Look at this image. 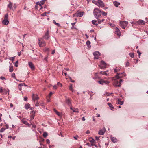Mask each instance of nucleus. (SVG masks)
<instances>
[{"label":"nucleus","instance_id":"obj_20","mask_svg":"<svg viewBox=\"0 0 148 148\" xmlns=\"http://www.w3.org/2000/svg\"><path fill=\"white\" fill-rule=\"evenodd\" d=\"M138 24H144V21L142 20H139L136 22Z\"/></svg>","mask_w":148,"mask_h":148},{"label":"nucleus","instance_id":"obj_52","mask_svg":"<svg viewBox=\"0 0 148 148\" xmlns=\"http://www.w3.org/2000/svg\"><path fill=\"white\" fill-rule=\"evenodd\" d=\"M110 108L111 110H113V109H114V108L113 107L112 105L111 106H110Z\"/></svg>","mask_w":148,"mask_h":148},{"label":"nucleus","instance_id":"obj_33","mask_svg":"<svg viewBox=\"0 0 148 148\" xmlns=\"http://www.w3.org/2000/svg\"><path fill=\"white\" fill-rule=\"evenodd\" d=\"M69 89L72 92H73V88L72 85L71 84H70V86L69 87Z\"/></svg>","mask_w":148,"mask_h":148},{"label":"nucleus","instance_id":"obj_16","mask_svg":"<svg viewBox=\"0 0 148 148\" xmlns=\"http://www.w3.org/2000/svg\"><path fill=\"white\" fill-rule=\"evenodd\" d=\"M83 12H79L77 14H74V15L77 17H82L83 16Z\"/></svg>","mask_w":148,"mask_h":148},{"label":"nucleus","instance_id":"obj_31","mask_svg":"<svg viewBox=\"0 0 148 148\" xmlns=\"http://www.w3.org/2000/svg\"><path fill=\"white\" fill-rule=\"evenodd\" d=\"M89 141L92 143H94L95 141V140L92 138H89Z\"/></svg>","mask_w":148,"mask_h":148},{"label":"nucleus","instance_id":"obj_45","mask_svg":"<svg viewBox=\"0 0 148 148\" xmlns=\"http://www.w3.org/2000/svg\"><path fill=\"white\" fill-rule=\"evenodd\" d=\"M3 89L2 87L0 88V92L1 93H2V94L3 93Z\"/></svg>","mask_w":148,"mask_h":148},{"label":"nucleus","instance_id":"obj_58","mask_svg":"<svg viewBox=\"0 0 148 148\" xmlns=\"http://www.w3.org/2000/svg\"><path fill=\"white\" fill-rule=\"evenodd\" d=\"M35 106H36L38 107L39 106V103H38L37 102L35 105Z\"/></svg>","mask_w":148,"mask_h":148},{"label":"nucleus","instance_id":"obj_18","mask_svg":"<svg viewBox=\"0 0 148 148\" xmlns=\"http://www.w3.org/2000/svg\"><path fill=\"white\" fill-rule=\"evenodd\" d=\"M110 138L113 143H115L116 142L117 139L115 138L112 137V136H110Z\"/></svg>","mask_w":148,"mask_h":148},{"label":"nucleus","instance_id":"obj_59","mask_svg":"<svg viewBox=\"0 0 148 148\" xmlns=\"http://www.w3.org/2000/svg\"><path fill=\"white\" fill-rule=\"evenodd\" d=\"M46 142L47 143L49 144L50 142L49 140V139H47L46 140Z\"/></svg>","mask_w":148,"mask_h":148},{"label":"nucleus","instance_id":"obj_56","mask_svg":"<svg viewBox=\"0 0 148 148\" xmlns=\"http://www.w3.org/2000/svg\"><path fill=\"white\" fill-rule=\"evenodd\" d=\"M52 94H53V93L52 92H50L49 94V97H50L51 96V95H52Z\"/></svg>","mask_w":148,"mask_h":148},{"label":"nucleus","instance_id":"obj_47","mask_svg":"<svg viewBox=\"0 0 148 148\" xmlns=\"http://www.w3.org/2000/svg\"><path fill=\"white\" fill-rule=\"evenodd\" d=\"M78 136L77 135L76 136H74L73 138L75 140H77L78 139Z\"/></svg>","mask_w":148,"mask_h":148},{"label":"nucleus","instance_id":"obj_22","mask_svg":"<svg viewBox=\"0 0 148 148\" xmlns=\"http://www.w3.org/2000/svg\"><path fill=\"white\" fill-rule=\"evenodd\" d=\"M12 3L10 1L9 4L8 5L7 7L10 9H12Z\"/></svg>","mask_w":148,"mask_h":148},{"label":"nucleus","instance_id":"obj_55","mask_svg":"<svg viewBox=\"0 0 148 148\" xmlns=\"http://www.w3.org/2000/svg\"><path fill=\"white\" fill-rule=\"evenodd\" d=\"M99 137H98L97 136H96L95 139L97 140H98L99 139Z\"/></svg>","mask_w":148,"mask_h":148},{"label":"nucleus","instance_id":"obj_48","mask_svg":"<svg viewBox=\"0 0 148 148\" xmlns=\"http://www.w3.org/2000/svg\"><path fill=\"white\" fill-rule=\"evenodd\" d=\"M98 19V24H101V23L102 21H101V20H99Z\"/></svg>","mask_w":148,"mask_h":148},{"label":"nucleus","instance_id":"obj_26","mask_svg":"<svg viewBox=\"0 0 148 148\" xmlns=\"http://www.w3.org/2000/svg\"><path fill=\"white\" fill-rule=\"evenodd\" d=\"M13 71V67L10 64L9 71L10 72H12Z\"/></svg>","mask_w":148,"mask_h":148},{"label":"nucleus","instance_id":"obj_12","mask_svg":"<svg viewBox=\"0 0 148 148\" xmlns=\"http://www.w3.org/2000/svg\"><path fill=\"white\" fill-rule=\"evenodd\" d=\"M106 131V130L105 128L103 127L102 129L99 130L98 134L100 135H103L104 134Z\"/></svg>","mask_w":148,"mask_h":148},{"label":"nucleus","instance_id":"obj_40","mask_svg":"<svg viewBox=\"0 0 148 148\" xmlns=\"http://www.w3.org/2000/svg\"><path fill=\"white\" fill-rule=\"evenodd\" d=\"M15 57H10L9 59L12 61H14V60Z\"/></svg>","mask_w":148,"mask_h":148},{"label":"nucleus","instance_id":"obj_6","mask_svg":"<svg viewBox=\"0 0 148 148\" xmlns=\"http://www.w3.org/2000/svg\"><path fill=\"white\" fill-rule=\"evenodd\" d=\"M97 82L99 84L103 85L104 84H108L110 83V82L108 81H105L103 79H101L100 81H97Z\"/></svg>","mask_w":148,"mask_h":148},{"label":"nucleus","instance_id":"obj_24","mask_svg":"<svg viewBox=\"0 0 148 148\" xmlns=\"http://www.w3.org/2000/svg\"><path fill=\"white\" fill-rule=\"evenodd\" d=\"M121 99H118V103L121 105L123 104V101H121Z\"/></svg>","mask_w":148,"mask_h":148},{"label":"nucleus","instance_id":"obj_34","mask_svg":"<svg viewBox=\"0 0 148 148\" xmlns=\"http://www.w3.org/2000/svg\"><path fill=\"white\" fill-rule=\"evenodd\" d=\"M47 12H45L44 13L42 14L41 16H47Z\"/></svg>","mask_w":148,"mask_h":148},{"label":"nucleus","instance_id":"obj_64","mask_svg":"<svg viewBox=\"0 0 148 148\" xmlns=\"http://www.w3.org/2000/svg\"><path fill=\"white\" fill-rule=\"evenodd\" d=\"M15 75V74L14 73H13L12 74V77H14Z\"/></svg>","mask_w":148,"mask_h":148},{"label":"nucleus","instance_id":"obj_14","mask_svg":"<svg viewBox=\"0 0 148 148\" xmlns=\"http://www.w3.org/2000/svg\"><path fill=\"white\" fill-rule=\"evenodd\" d=\"M32 99L33 101H34L39 99V97L37 94H33Z\"/></svg>","mask_w":148,"mask_h":148},{"label":"nucleus","instance_id":"obj_43","mask_svg":"<svg viewBox=\"0 0 148 148\" xmlns=\"http://www.w3.org/2000/svg\"><path fill=\"white\" fill-rule=\"evenodd\" d=\"M5 130V128H2L0 130V132H3Z\"/></svg>","mask_w":148,"mask_h":148},{"label":"nucleus","instance_id":"obj_53","mask_svg":"<svg viewBox=\"0 0 148 148\" xmlns=\"http://www.w3.org/2000/svg\"><path fill=\"white\" fill-rule=\"evenodd\" d=\"M53 88L54 89H56L57 88V86L56 85H55L53 86Z\"/></svg>","mask_w":148,"mask_h":148},{"label":"nucleus","instance_id":"obj_27","mask_svg":"<svg viewBox=\"0 0 148 148\" xmlns=\"http://www.w3.org/2000/svg\"><path fill=\"white\" fill-rule=\"evenodd\" d=\"M97 21V20H93L92 21V22L93 25L97 26L98 25V24L96 23Z\"/></svg>","mask_w":148,"mask_h":148},{"label":"nucleus","instance_id":"obj_21","mask_svg":"<svg viewBox=\"0 0 148 148\" xmlns=\"http://www.w3.org/2000/svg\"><path fill=\"white\" fill-rule=\"evenodd\" d=\"M8 90H7V89H3V91L2 94V95H5L7 94V92H8V94H9V90L8 89Z\"/></svg>","mask_w":148,"mask_h":148},{"label":"nucleus","instance_id":"obj_15","mask_svg":"<svg viewBox=\"0 0 148 148\" xmlns=\"http://www.w3.org/2000/svg\"><path fill=\"white\" fill-rule=\"evenodd\" d=\"M100 73L103 75L108 76L109 75V73L108 70H107L106 71H101L100 72Z\"/></svg>","mask_w":148,"mask_h":148},{"label":"nucleus","instance_id":"obj_3","mask_svg":"<svg viewBox=\"0 0 148 148\" xmlns=\"http://www.w3.org/2000/svg\"><path fill=\"white\" fill-rule=\"evenodd\" d=\"M123 74L124 76H125L126 75V74L124 73H117V75L114 77L112 78V79L115 80L116 79H119L122 77V76L121 75Z\"/></svg>","mask_w":148,"mask_h":148},{"label":"nucleus","instance_id":"obj_13","mask_svg":"<svg viewBox=\"0 0 148 148\" xmlns=\"http://www.w3.org/2000/svg\"><path fill=\"white\" fill-rule=\"evenodd\" d=\"M49 32L47 30V32L45 33V34L43 36V38L46 40L48 39L50 37L49 35Z\"/></svg>","mask_w":148,"mask_h":148},{"label":"nucleus","instance_id":"obj_17","mask_svg":"<svg viewBox=\"0 0 148 148\" xmlns=\"http://www.w3.org/2000/svg\"><path fill=\"white\" fill-rule=\"evenodd\" d=\"M28 64L29 66L32 70H34V66L32 62H28Z\"/></svg>","mask_w":148,"mask_h":148},{"label":"nucleus","instance_id":"obj_36","mask_svg":"<svg viewBox=\"0 0 148 148\" xmlns=\"http://www.w3.org/2000/svg\"><path fill=\"white\" fill-rule=\"evenodd\" d=\"M47 133L46 132H44V133H43V136L44 137H46V136H47Z\"/></svg>","mask_w":148,"mask_h":148},{"label":"nucleus","instance_id":"obj_2","mask_svg":"<svg viewBox=\"0 0 148 148\" xmlns=\"http://www.w3.org/2000/svg\"><path fill=\"white\" fill-rule=\"evenodd\" d=\"M116 79L115 80H114V84L115 86L116 87H120L121 86V83L123 82V80L122 79Z\"/></svg>","mask_w":148,"mask_h":148},{"label":"nucleus","instance_id":"obj_23","mask_svg":"<svg viewBox=\"0 0 148 148\" xmlns=\"http://www.w3.org/2000/svg\"><path fill=\"white\" fill-rule=\"evenodd\" d=\"M54 111L56 113V114L59 116H62L61 114L58 112L56 109H53Z\"/></svg>","mask_w":148,"mask_h":148},{"label":"nucleus","instance_id":"obj_39","mask_svg":"<svg viewBox=\"0 0 148 148\" xmlns=\"http://www.w3.org/2000/svg\"><path fill=\"white\" fill-rule=\"evenodd\" d=\"M101 13L104 16H106L107 15V13L104 11H101Z\"/></svg>","mask_w":148,"mask_h":148},{"label":"nucleus","instance_id":"obj_57","mask_svg":"<svg viewBox=\"0 0 148 148\" xmlns=\"http://www.w3.org/2000/svg\"><path fill=\"white\" fill-rule=\"evenodd\" d=\"M44 60L45 61H47V57H45L44 58Z\"/></svg>","mask_w":148,"mask_h":148},{"label":"nucleus","instance_id":"obj_7","mask_svg":"<svg viewBox=\"0 0 148 148\" xmlns=\"http://www.w3.org/2000/svg\"><path fill=\"white\" fill-rule=\"evenodd\" d=\"M128 23V22L127 21H123L120 22V26L123 29H125V28Z\"/></svg>","mask_w":148,"mask_h":148},{"label":"nucleus","instance_id":"obj_29","mask_svg":"<svg viewBox=\"0 0 148 148\" xmlns=\"http://www.w3.org/2000/svg\"><path fill=\"white\" fill-rule=\"evenodd\" d=\"M30 104H26L25 106V109L27 110L30 108Z\"/></svg>","mask_w":148,"mask_h":148},{"label":"nucleus","instance_id":"obj_63","mask_svg":"<svg viewBox=\"0 0 148 148\" xmlns=\"http://www.w3.org/2000/svg\"><path fill=\"white\" fill-rule=\"evenodd\" d=\"M82 120L83 121H84L85 120V119L84 117H83L82 118Z\"/></svg>","mask_w":148,"mask_h":148},{"label":"nucleus","instance_id":"obj_4","mask_svg":"<svg viewBox=\"0 0 148 148\" xmlns=\"http://www.w3.org/2000/svg\"><path fill=\"white\" fill-rule=\"evenodd\" d=\"M2 23L4 25H7L9 23L8 20V15L7 14L5 15L4 19L2 21Z\"/></svg>","mask_w":148,"mask_h":148},{"label":"nucleus","instance_id":"obj_11","mask_svg":"<svg viewBox=\"0 0 148 148\" xmlns=\"http://www.w3.org/2000/svg\"><path fill=\"white\" fill-rule=\"evenodd\" d=\"M93 55L94 56V59H98L100 55V54L99 52L96 51L93 53Z\"/></svg>","mask_w":148,"mask_h":148},{"label":"nucleus","instance_id":"obj_51","mask_svg":"<svg viewBox=\"0 0 148 148\" xmlns=\"http://www.w3.org/2000/svg\"><path fill=\"white\" fill-rule=\"evenodd\" d=\"M69 78L70 80V81L72 82H75V81L74 80H72V78L71 77H69Z\"/></svg>","mask_w":148,"mask_h":148},{"label":"nucleus","instance_id":"obj_35","mask_svg":"<svg viewBox=\"0 0 148 148\" xmlns=\"http://www.w3.org/2000/svg\"><path fill=\"white\" fill-rule=\"evenodd\" d=\"M119 69H117V68H116L114 69V72L115 73H117L119 71Z\"/></svg>","mask_w":148,"mask_h":148},{"label":"nucleus","instance_id":"obj_32","mask_svg":"<svg viewBox=\"0 0 148 148\" xmlns=\"http://www.w3.org/2000/svg\"><path fill=\"white\" fill-rule=\"evenodd\" d=\"M44 51L45 52H49V48L45 47L44 49Z\"/></svg>","mask_w":148,"mask_h":148},{"label":"nucleus","instance_id":"obj_42","mask_svg":"<svg viewBox=\"0 0 148 148\" xmlns=\"http://www.w3.org/2000/svg\"><path fill=\"white\" fill-rule=\"evenodd\" d=\"M92 2L94 4L97 5V1H96L93 0Z\"/></svg>","mask_w":148,"mask_h":148},{"label":"nucleus","instance_id":"obj_19","mask_svg":"<svg viewBox=\"0 0 148 148\" xmlns=\"http://www.w3.org/2000/svg\"><path fill=\"white\" fill-rule=\"evenodd\" d=\"M66 104L69 106H71V103L70 100L68 98H66Z\"/></svg>","mask_w":148,"mask_h":148},{"label":"nucleus","instance_id":"obj_50","mask_svg":"<svg viewBox=\"0 0 148 148\" xmlns=\"http://www.w3.org/2000/svg\"><path fill=\"white\" fill-rule=\"evenodd\" d=\"M0 78L1 79V80H6V79L5 78L3 77H0Z\"/></svg>","mask_w":148,"mask_h":148},{"label":"nucleus","instance_id":"obj_30","mask_svg":"<svg viewBox=\"0 0 148 148\" xmlns=\"http://www.w3.org/2000/svg\"><path fill=\"white\" fill-rule=\"evenodd\" d=\"M73 112H77V113H79V109L77 108H74V109L73 110Z\"/></svg>","mask_w":148,"mask_h":148},{"label":"nucleus","instance_id":"obj_41","mask_svg":"<svg viewBox=\"0 0 148 148\" xmlns=\"http://www.w3.org/2000/svg\"><path fill=\"white\" fill-rule=\"evenodd\" d=\"M53 23L55 24L56 25H58V26H60V25L58 23H56V21L55 20H53Z\"/></svg>","mask_w":148,"mask_h":148},{"label":"nucleus","instance_id":"obj_1","mask_svg":"<svg viewBox=\"0 0 148 148\" xmlns=\"http://www.w3.org/2000/svg\"><path fill=\"white\" fill-rule=\"evenodd\" d=\"M101 12V11L98 8H95L93 11L94 15L95 17L97 19L100 18Z\"/></svg>","mask_w":148,"mask_h":148},{"label":"nucleus","instance_id":"obj_8","mask_svg":"<svg viewBox=\"0 0 148 148\" xmlns=\"http://www.w3.org/2000/svg\"><path fill=\"white\" fill-rule=\"evenodd\" d=\"M97 5L99 7L103 8L104 6V4L102 1L101 0H97Z\"/></svg>","mask_w":148,"mask_h":148},{"label":"nucleus","instance_id":"obj_44","mask_svg":"<svg viewBox=\"0 0 148 148\" xmlns=\"http://www.w3.org/2000/svg\"><path fill=\"white\" fill-rule=\"evenodd\" d=\"M126 66H130V63L129 62L127 61L126 64Z\"/></svg>","mask_w":148,"mask_h":148},{"label":"nucleus","instance_id":"obj_61","mask_svg":"<svg viewBox=\"0 0 148 148\" xmlns=\"http://www.w3.org/2000/svg\"><path fill=\"white\" fill-rule=\"evenodd\" d=\"M55 53V50H53L52 51V54H54Z\"/></svg>","mask_w":148,"mask_h":148},{"label":"nucleus","instance_id":"obj_5","mask_svg":"<svg viewBox=\"0 0 148 148\" xmlns=\"http://www.w3.org/2000/svg\"><path fill=\"white\" fill-rule=\"evenodd\" d=\"M38 44L40 47H43L46 45V43L45 41L43 40L42 38L38 39Z\"/></svg>","mask_w":148,"mask_h":148},{"label":"nucleus","instance_id":"obj_38","mask_svg":"<svg viewBox=\"0 0 148 148\" xmlns=\"http://www.w3.org/2000/svg\"><path fill=\"white\" fill-rule=\"evenodd\" d=\"M18 60H17L16 62L15 63V64H14L15 66L16 67L18 66Z\"/></svg>","mask_w":148,"mask_h":148},{"label":"nucleus","instance_id":"obj_10","mask_svg":"<svg viewBox=\"0 0 148 148\" xmlns=\"http://www.w3.org/2000/svg\"><path fill=\"white\" fill-rule=\"evenodd\" d=\"M114 32L119 37L121 35V34L119 29L117 27H116L115 29V31Z\"/></svg>","mask_w":148,"mask_h":148},{"label":"nucleus","instance_id":"obj_46","mask_svg":"<svg viewBox=\"0 0 148 148\" xmlns=\"http://www.w3.org/2000/svg\"><path fill=\"white\" fill-rule=\"evenodd\" d=\"M137 53H138V55L139 56H141V53L140 52V51H139V50H138L137 51Z\"/></svg>","mask_w":148,"mask_h":148},{"label":"nucleus","instance_id":"obj_49","mask_svg":"<svg viewBox=\"0 0 148 148\" xmlns=\"http://www.w3.org/2000/svg\"><path fill=\"white\" fill-rule=\"evenodd\" d=\"M27 97L25 96L24 97L23 99L25 101H27Z\"/></svg>","mask_w":148,"mask_h":148},{"label":"nucleus","instance_id":"obj_54","mask_svg":"<svg viewBox=\"0 0 148 148\" xmlns=\"http://www.w3.org/2000/svg\"><path fill=\"white\" fill-rule=\"evenodd\" d=\"M57 84L58 85L62 87V84H61L60 83L58 82L57 83Z\"/></svg>","mask_w":148,"mask_h":148},{"label":"nucleus","instance_id":"obj_62","mask_svg":"<svg viewBox=\"0 0 148 148\" xmlns=\"http://www.w3.org/2000/svg\"><path fill=\"white\" fill-rule=\"evenodd\" d=\"M23 85V84L22 83H20L19 84V86H22Z\"/></svg>","mask_w":148,"mask_h":148},{"label":"nucleus","instance_id":"obj_37","mask_svg":"<svg viewBox=\"0 0 148 148\" xmlns=\"http://www.w3.org/2000/svg\"><path fill=\"white\" fill-rule=\"evenodd\" d=\"M129 56L131 58H134V54L133 53H129Z\"/></svg>","mask_w":148,"mask_h":148},{"label":"nucleus","instance_id":"obj_28","mask_svg":"<svg viewBox=\"0 0 148 148\" xmlns=\"http://www.w3.org/2000/svg\"><path fill=\"white\" fill-rule=\"evenodd\" d=\"M86 44L87 45L88 48H90V42L88 40L86 42Z\"/></svg>","mask_w":148,"mask_h":148},{"label":"nucleus","instance_id":"obj_25","mask_svg":"<svg viewBox=\"0 0 148 148\" xmlns=\"http://www.w3.org/2000/svg\"><path fill=\"white\" fill-rule=\"evenodd\" d=\"M114 4L116 7H118L119 5H120V3L117 1H114L113 2Z\"/></svg>","mask_w":148,"mask_h":148},{"label":"nucleus","instance_id":"obj_9","mask_svg":"<svg viewBox=\"0 0 148 148\" xmlns=\"http://www.w3.org/2000/svg\"><path fill=\"white\" fill-rule=\"evenodd\" d=\"M107 66L105 62L103 61H101V63L100 65V66L101 69H103L104 68H106Z\"/></svg>","mask_w":148,"mask_h":148},{"label":"nucleus","instance_id":"obj_60","mask_svg":"<svg viewBox=\"0 0 148 148\" xmlns=\"http://www.w3.org/2000/svg\"><path fill=\"white\" fill-rule=\"evenodd\" d=\"M96 115H97V117H99L100 116V115L99 114H98V113Z\"/></svg>","mask_w":148,"mask_h":148}]
</instances>
